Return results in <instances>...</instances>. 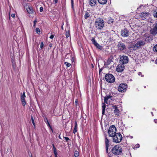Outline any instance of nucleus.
<instances>
[{
    "instance_id": "nucleus-1",
    "label": "nucleus",
    "mask_w": 157,
    "mask_h": 157,
    "mask_svg": "<svg viewBox=\"0 0 157 157\" xmlns=\"http://www.w3.org/2000/svg\"><path fill=\"white\" fill-rule=\"evenodd\" d=\"M122 151L121 147L119 145H117L113 147L112 150V152L115 155H118L122 153Z\"/></svg>"
},
{
    "instance_id": "nucleus-2",
    "label": "nucleus",
    "mask_w": 157,
    "mask_h": 157,
    "mask_svg": "<svg viewBox=\"0 0 157 157\" xmlns=\"http://www.w3.org/2000/svg\"><path fill=\"white\" fill-rule=\"evenodd\" d=\"M95 25L96 28L101 29L104 25V21L101 19H97L95 21Z\"/></svg>"
},
{
    "instance_id": "nucleus-3",
    "label": "nucleus",
    "mask_w": 157,
    "mask_h": 157,
    "mask_svg": "<svg viewBox=\"0 0 157 157\" xmlns=\"http://www.w3.org/2000/svg\"><path fill=\"white\" fill-rule=\"evenodd\" d=\"M113 137V142L116 143H120L122 139L121 135L118 133H116Z\"/></svg>"
},
{
    "instance_id": "nucleus-4",
    "label": "nucleus",
    "mask_w": 157,
    "mask_h": 157,
    "mask_svg": "<svg viewBox=\"0 0 157 157\" xmlns=\"http://www.w3.org/2000/svg\"><path fill=\"white\" fill-rule=\"evenodd\" d=\"M116 129L114 125L111 126L108 131V134L110 137H113L116 133Z\"/></svg>"
},
{
    "instance_id": "nucleus-5",
    "label": "nucleus",
    "mask_w": 157,
    "mask_h": 157,
    "mask_svg": "<svg viewBox=\"0 0 157 157\" xmlns=\"http://www.w3.org/2000/svg\"><path fill=\"white\" fill-rule=\"evenodd\" d=\"M105 78L106 81L109 83H113L115 80L114 76L110 74H106L105 75Z\"/></svg>"
},
{
    "instance_id": "nucleus-6",
    "label": "nucleus",
    "mask_w": 157,
    "mask_h": 157,
    "mask_svg": "<svg viewBox=\"0 0 157 157\" xmlns=\"http://www.w3.org/2000/svg\"><path fill=\"white\" fill-rule=\"evenodd\" d=\"M120 62L122 63V64H126L128 62V58L127 56H123L120 58Z\"/></svg>"
},
{
    "instance_id": "nucleus-7",
    "label": "nucleus",
    "mask_w": 157,
    "mask_h": 157,
    "mask_svg": "<svg viewBox=\"0 0 157 157\" xmlns=\"http://www.w3.org/2000/svg\"><path fill=\"white\" fill-rule=\"evenodd\" d=\"M127 85L124 84H121L118 87V90L121 92H124L126 90Z\"/></svg>"
},
{
    "instance_id": "nucleus-8",
    "label": "nucleus",
    "mask_w": 157,
    "mask_h": 157,
    "mask_svg": "<svg viewBox=\"0 0 157 157\" xmlns=\"http://www.w3.org/2000/svg\"><path fill=\"white\" fill-rule=\"evenodd\" d=\"M145 44V42L144 40L139 41L135 44V47L137 48H139L141 46H144Z\"/></svg>"
},
{
    "instance_id": "nucleus-9",
    "label": "nucleus",
    "mask_w": 157,
    "mask_h": 157,
    "mask_svg": "<svg viewBox=\"0 0 157 157\" xmlns=\"http://www.w3.org/2000/svg\"><path fill=\"white\" fill-rule=\"evenodd\" d=\"M26 9L28 13L30 14H32L33 12V7L31 6L26 5Z\"/></svg>"
},
{
    "instance_id": "nucleus-10",
    "label": "nucleus",
    "mask_w": 157,
    "mask_h": 157,
    "mask_svg": "<svg viewBox=\"0 0 157 157\" xmlns=\"http://www.w3.org/2000/svg\"><path fill=\"white\" fill-rule=\"evenodd\" d=\"M124 69V67L123 64H120L118 65L117 68L116 70L118 72H121Z\"/></svg>"
},
{
    "instance_id": "nucleus-11",
    "label": "nucleus",
    "mask_w": 157,
    "mask_h": 157,
    "mask_svg": "<svg viewBox=\"0 0 157 157\" xmlns=\"http://www.w3.org/2000/svg\"><path fill=\"white\" fill-rule=\"evenodd\" d=\"M26 96L25 94V93L24 92L22 94H21V100L22 103V104L23 106L25 105L26 104V101L25 100V98Z\"/></svg>"
},
{
    "instance_id": "nucleus-12",
    "label": "nucleus",
    "mask_w": 157,
    "mask_h": 157,
    "mask_svg": "<svg viewBox=\"0 0 157 157\" xmlns=\"http://www.w3.org/2000/svg\"><path fill=\"white\" fill-rule=\"evenodd\" d=\"M129 34V31L126 29H124L121 31V35L123 36H128Z\"/></svg>"
},
{
    "instance_id": "nucleus-13",
    "label": "nucleus",
    "mask_w": 157,
    "mask_h": 157,
    "mask_svg": "<svg viewBox=\"0 0 157 157\" xmlns=\"http://www.w3.org/2000/svg\"><path fill=\"white\" fill-rule=\"evenodd\" d=\"M91 41L93 44L98 48L99 49H101V46L98 43L95 41L94 38L92 37L91 39Z\"/></svg>"
},
{
    "instance_id": "nucleus-14",
    "label": "nucleus",
    "mask_w": 157,
    "mask_h": 157,
    "mask_svg": "<svg viewBox=\"0 0 157 157\" xmlns=\"http://www.w3.org/2000/svg\"><path fill=\"white\" fill-rule=\"evenodd\" d=\"M119 49L121 51H123L126 49L125 45L123 43H119L118 45Z\"/></svg>"
},
{
    "instance_id": "nucleus-15",
    "label": "nucleus",
    "mask_w": 157,
    "mask_h": 157,
    "mask_svg": "<svg viewBox=\"0 0 157 157\" xmlns=\"http://www.w3.org/2000/svg\"><path fill=\"white\" fill-rule=\"evenodd\" d=\"M97 2V0H89V4L91 7L94 6H95Z\"/></svg>"
},
{
    "instance_id": "nucleus-16",
    "label": "nucleus",
    "mask_w": 157,
    "mask_h": 157,
    "mask_svg": "<svg viewBox=\"0 0 157 157\" xmlns=\"http://www.w3.org/2000/svg\"><path fill=\"white\" fill-rule=\"evenodd\" d=\"M151 33L153 35L157 34V23L156 24L155 27L150 31Z\"/></svg>"
},
{
    "instance_id": "nucleus-17",
    "label": "nucleus",
    "mask_w": 157,
    "mask_h": 157,
    "mask_svg": "<svg viewBox=\"0 0 157 157\" xmlns=\"http://www.w3.org/2000/svg\"><path fill=\"white\" fill-rule=\"evenodd\" d=\"M105 144L106 145V152H107L109 146V140L106 137L105 138Z\"/></svg>"
},
{
    "instance_id": "nucleus-18",
    "label": "nucleus",
    "mask_w": 157,
    "mask_h": 157,
    "mask_svg": "<svg viewBox=\"0 0 157 157\" xmlns=\"http://www.w3.org/2000/svg\"><path fill=\"white\" fill-rule=\"evenodd\" d=\"M148 13L142 12L140 13V16L142 19H146Z\"/></svg>"
},
{
    "instance_id": "nucleus-19",
    "label": "nucleus",
    "mask_w": 157,
    "mask_h": 157,
    "mask_svg": "<svg viewBox=\"0 0 157 157\" xmlns=\"http://www.w3.org/2000/svg\"><path fill=\"white\" fill-rule=\"evenodd\" d=\"M111 99V96H107L106 97H105L104 101L105 103L106 104L109 103L108 101H109V100Z\"/></svg>"
},
{
    "instance_id": "nucleus-20",
    "label": "nucleus",
    "mask_w": 157,
    "mask_h": 157,
    "mask_svg": "<svg viewBox=\"0 0 157 157\" xmlns=\"http://www.w3.org/2000/svg\"><path fill=\"white\" fill-rule=\"evenodd\" d=\"M98 2L101 4H105L107 2V0H98Z\"/></svg>"
},
{
    "instance_id": "nucleus-21",
    "label": "nucleus",
    "mask_w": 157,
    "mask_h": 157,
    "mask_svg": "<svg viewBox=\"0 0 157 157\" xmlns=\"http://www.w3.org/2000/svg\"><path fill=\"white\" fill-rule=\"evenodd\" d=\"M77 131V123L76 121L75 123V127L73 130V133H75Z\"/></svg>"
},
{
    "instance_id": "nucleus-22",
    "label": "nucleus",
    "mask_w": 157,
    "mask_h": 157,
    "mask_svg": "<svg viewBox=\"0 0 157 157\" xmlns=\"http://www.w3.org/2000/svg\"><path fill=\"white\" fill-rule=\"evenodd\" d=\"M52 146H53L54 153V154L55 155V157H57L56 149V147H55L54 146V144H52Z\"/></svg>"
},
{
    "instance_id": "nucleus-23",
    "label": "nucleus",
    "mask_w": 157,
    "mask_h": 157,
    "mask_svg": "<svg viewBox=\"0 0 157 157\" xmlns=\"http://www.w3.org/2000/svg\"><path fill=\"white\" fill-rule=\"evenodd\" d=\"M102 114H103L105 112V103H102Z\"/></svg>"
},
{
    "instance_id": "nucleus-24",
    "label": "nucleus",
    "mask_w": 157,
    "mask_h": 157,
    "mask_svg": "<svg viewBox=\"0 0 157 157\" xmlns=\"http://www.w3.org/2000/svg\"><path fill=\"white\" fill-rule=\"evenodd\" d=\"M114 111L115 115L117 116L119 115V109L117 108L115 109H114Z\"/></svg>"
},
{
    "instance_id": "nucleus-25",
    "label": "nucleus",
    "mask_w": 157,
    "mask_h": 157,
    "mask_svg": "<svg viewBox=\"0 0 157 157\" xmlns=\"http://www.w3.org/2000/svg\"><path fill=\"white\" fill-rule=\"evenodd\" d=\"M74 155L75 157H78L79 155L78 152L77 151H75L74 152Z\"/></svg>"
},
{
    "instance_id": "nucleus-26",
    "label": "nucleus",
    "mask_w": 157,
    "mask_h": 157,
    "mask_svg": "<svg viewBox=\"0 0 157 157\" xmlns=\"http://www.w3.org/2000/svg\"><path fill=\"white\" fill-rule=\"evenodd\" d=\"M90 16V15L88 12H86L84 15V17L86 19Z\"/></svg>"
},
{
    "instance_id": "nucleus-27",
    "label": "nucleus",
    "mask_w": 157,
    "mask_h": 157,
    "mask_svg": "<svg viewBox=\"0 0 157 157\" xmlns=\"http://www.w3.org/2000/svg\"><path fill=\"white\" fill-rule=\"evenodd\" d=\"M153 50L154 52H157V44L155 45L154 47Z\"/></svg>"
},
{
    "instance_id": "nucleus-28",
    "label": "nucleus",
    "mask_w": 157,
    "mask_h": 157,
    "mask_svg": "<svg viewBox=\"0 0 157 157\" xmlns=\"http://www.w3.org/2000/svg\"><path fill=\"white\" fill-rule=\"evenodd\" d=\"M64 64L66 65L67 67H69L71 65V64L67 62H65Z\"/></svg>"
},
{
    "instance_id": "nucleus-29",
    "label": "nucleus",
    "mask_w": 157,
    "mask_h": 157,
    "mask_svg": "<svg viewBox=\"0 0 157 157\" xmlns=\"http://www.w3.org/2000/svg\"><path fill=\"white\" fill-rule=\"evenodd\" d=\"M31 120H32V123L33 124L34 126H35V122H34V121L33 119V117L32 116H31Z\"/></svg>"
},
{
    "instance_id": "nucleus-30",
    "label": "nucleus",
    "mask_w": 157,
    "mask_h": 157,
    "mask_svg": "<svg viewBox=\"0 0 157 157\" xmlns=\"http://www.w3.org/2000/svg\"><path fill=\"white\" fill-rule=\"evenodd\" d=\"M36 31L38 34H40V29L38 28H36Z\"/></svg>"
},
{
    "instance_id": "nucleus-31",
    "label": "nucleus",
    "mask_w": 157,
    "mask_h": 157,
    "mask_svg": "<svg viewBox=\"0 0 157 157\" xmlns=\"http://www.w3.org/2000/svg\"><path fill=\"white\" fill-rule=\"evenodd\" d=\"M70 33L69 32H66V36L67 38L70 36Z\"/></svg>"
},
{
    "instance_id": "nucleus-32",
    "label": "nucleus",
    "mask_w": 157,
    "mask_h": 157,
    "mask_svg": "<svg viewBox=\"0 0 157 157\" xmlns=\"http://www.w3.org/2000/svg\"><path fill=\"white\" fill-rule=\"evenodd\" d=\"M153 15L155 17H157V11H155L154 12Z\"/></svg>"
},
{
    "instance_id": "nucleus-33",
    "label": "nucleus",
    "mask_w": 157,
    "mask_h": 157,
    "mask_svg": "<svg viewBox=\"0 0 157 157\" xmlns=\"http://www.w3.org/2000/svg\"><path fill=\"white\" fill-rule=\"evenodd\" d=\"M37 22V20L36 19H35V20L33 21L34 25L33 26L35 27L36 25V24Z\"/></svg>"
},
{
    "instance_id": "nucleus-34",
    "label": "nucleus",
    "mask_w": 157,
    "mask_h": 157,
    "mask_svg": "<svg viewBox=\"0 0 157 157\" xmlns=\"http://www.w3.org/2000/svg\"><path fill=\"white\" fill-rule=\"evenodd\" d=\"M44 47V43L43 42H42L41 43L40 45V48L41 49H42Z\"/></svg>"
},
{
    "instance_id": "nucleus-35",
    "label": "nucleus",
    "mask_w": 157,
    "mask_h": 157,
    "mask_svg": "<svg viewBox=\"0 0 157 157\" xmlns=\"http://www.w3.org/2000/svg\"><path fill=\"white\" fill-rule=\"evenodd\" d=\"M140 147V145L139 144H137L134 147L136 148H139Z\"/></svg>"
},
{
    "instance_id": "nucleus-36",
    "label": "nucleus",
    "mask_w": 157,
    "mask_h": 157,
    "mask_svg": "<svg viewBox=\"0 0 157 157\" xmlns=\"http://www.w3.org/2000/svg\"><path fill=\"white\" fill-rule=\"evenodd\" d=\"M44 121L46 123L48 122L47 118L46 117H45L44 118Z\"/></svg>"
},
{
    "instance_id": "nucleus-37",
    "label": "nucleus",
    "mask_w": 157,
    "mask_h": 157,
    "mask_svg": "<svg viewBox=\"0 0 157 157\" xmlns=\"http://www.w3.org/2000/svg\"><path fill=\"white\" fill-rule=\"evenodd\" d=\"M112 108L113 109H117V106L116 105H113L112 106Z\"/></svg>"
},
{
    "instance_id": "nucleus-38",
    "label": "nucleus",
    "mask_w": 157,
    "mask_h": 157,
    "mask_svg": "<svg viewBox=\"0 0 157 157\" xmlns=\"http://www.w3.org/2000/svg\"><path fill=\"white\" fill-rule=\"evenodd\" d=\"M64 138L65 140L66 141H67L68 140H70V139L67 137H64Z\"/></svg>"
},
{
    "instance_id": "nucleus-39",
    "label": "nucleus",
    "mask_w": 157,
    "mask_h": 157,
    "mask_svg": "<svg viewBox=\"0 0 157 157\" xmlns=\"http://www.w3.org/2000/svg\"><path fill=\"white\" fill-rule=\"evenodd\" d=\"M43 8L42 7H41L40 8V12H42L43 11Z\"/></svg>"
},
{
    "instance_id": "nucleus-40",
    "label": "nucleus",
    "mask_w": 157,
    "mask_h": 157,
    "mask_svg": "<svg viewBox=\"0 0 157 157\" xmlns=\"http://www.w3.org/2000/svg\"><path fill=\"white\" fill-rule=\"evenodd\" d=\"M138 75H141V77H143L144 76V75H142V73H141V72H139L138 73Z\"/></svg>"
},
{
    "instance_id": "nucleus-41",
    "label": "nucleus",
    "mask_w": 157,
    "mask_h": 157,
    "mask_svg": "<svg viewBox=\"0 0 157 157\" xmlns=\"http://www.w3.org/2000/svg\"><path fill=\"white\" fill-rule=\"evenodd\" d=\"M78 100L77 99H76L75 101V104L76 106H77L78 105Z\"/></svg>"
},
{
    "instance_id": "nucleus-42",
    "label": "nucleus",
    "mask_w": 157,
    "mask_h": 157,
    "mask_svg": "<svg viewBox=\"0 0 157 157\" xmlns=\"http://www.w3.org/2000/svg\"><path fill=\"white\" fill-rule=\"evenodd\" d=\"M46 124H47V125L49 126L50 128H51V127L50 124L49 123L48 121V122L47 123H46Z\"/></svg>"
},
{
    "instance_id": "nucleus-43",
    "label": "nucleus",
    "mask_w": 157,
    "mask_h": 157,
    "mask_svg": "<svg viewBox=\"0 0 157 157\" xmlns=\"http://www.w3.org/2000/svg\"><path fill=\"white\" fill-rule=\"evenodd\" d=\"M11 16L13 18H14L15 17V14L14 13L12 14L11 15Z\"/></svg>"
},
{
    "instance_id": "nucleus-44",
    "label": "nucleus",
    "mask_w": 157,
    "mask_h": 157,
    "mask_svg": "<svg viewBox=\"0 0 157 157\" xmlns=\"http://www.w3.org/2000/svg\"><path fill=\"white\" fill-rule=\"evenodd\" d=\"M71 2L72 6L73 7V4H74L73 0H71Z\"/></svg>"
},
{
    "instance_id": "nucleus-45",
    "label": "nucleus",
    "mask_w": 157,
    "mask_h": 157,
    "mask_svg": "<svg viewBox=\"0 0 157 157\" xmlns=\"http://www.w3.org/2000/svg\"><path fill=\"white\" fill-rule=\"evenodd\" d=\"M64 25V22H62V25L61 26V29L62 30H63V25Z\"/></svg>"
},
{
    "instance_id": "nucleus-46",
    "label": "nucleus",
    "mask_w": 157,
    "mask_h": 157,
    "mask_svg": "<svg viewBox=\"0 0 157 157\" xmlns=\"http://www.w3.org/2000/svg\"><path fill=\"white\" fill-rule=\"evenodd\" d=\"M54 37V36L53 35H51L50 36V38L51 39H52Z\"/></svg>"
},
{
    "instance_id": "nucleus-47",
    "label": "nucleus",
    "mask_w": 157,
    "mask_h": 157,
    "mask_svg": "<svg viewBox=\"0 0 157 157\" xmlns=\"http://www.w3.org/2000/svg\"><path fill=\"white\" fill-rule=\"evenodd\" d=\"M54 2H55V3H56L58 2V0H54Z\"/></svg>"
},
{
    "instance_id": "nucleus-48",
    "label": "nucleus",
    "mask_w": 157,
    "mask_h": 157,
    "mask_svg": "<svg viewBox=\"0 0 157 157\" xmlns=\"http://www.w3.org/2000/svg\"><path fill=\"white\" fill-rule=\"evenodd\" d=\"M154 121L155 123H157V119L154 120Z\"/></svg>"
},
{
    "instance_id": "nucleus-49",
    "label": "nucleus",
    "mask_w": 157,
    "mask_h": 157,
    "mask_svg": "<svg viewBox=\"0 0 157 157\" xmlns=\"http://www.w3.org/2000/svg\"><path fill=\"white\" fill-rule=\"evenodd\" d=\"M142 6V5H141L140 6H139V7L138 8H137V9H139V8H141V6Z\"/></svg>"
},
{
    "instance_id": "nucleus-50",
    "label": "nucleus",
    "mask_w": 157,
    "mask_h": 157,
    "mask_svg": "<svg viewBox=\"0 0 157 157\" xmlns=\"http://www.w3.org/2000/svg\"><path fill=\"white\" fill-rule=\"evenodd\" d=\"M151 114H152V116H153V113L152 112H151Z\"/></svg>"
},
{
    "instance_id": "nucleus-51",
    "label": "nucleus",
    "mask_w": 157,
    "mask_h": 157,
    "mask_svg": "<svg viewBox=\"0 0 157 157\" xmlns=\"http://www.w3.org/2000/svg\"><path fill=\"white\" fill-rule=\"evenodd\" d=\"M9 18H10V15H9Z\"/></svg>"
},
{
    "instance_id": "nucleus-52",
    "label": "nucleus",
    "mask_w": 157,
    "mask_h": 157,
    "mask_svg": "<svg viewBox=\"0 0 157 157\" xmlns=\"http://www.w3.org/2000/svg\"><path fill=\"white\" fill-rule=\"evenodd\" d=\"M156 63L157 64V62H156Z\"/></svg>"
},
{
    "instance_id": "nucleus-53",
    "label": "nucleus",
    "mask_w": 157,
    "mask_h": 157,
    "mask_svg": "<svg viewBox=\"0 0 157 157\" xmlns=\"http://www.w3.org/2000/svg\"><path fill=\"white\" fill-rule=\"evenodd\" d=\"M31 157H32L31 156Z\"/></svg>"
}]
</instances>
